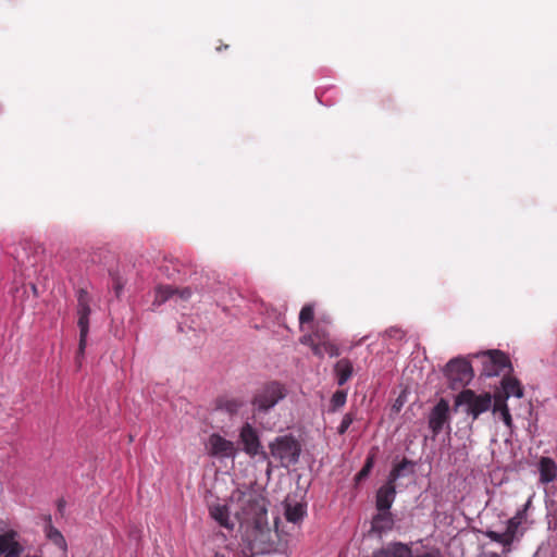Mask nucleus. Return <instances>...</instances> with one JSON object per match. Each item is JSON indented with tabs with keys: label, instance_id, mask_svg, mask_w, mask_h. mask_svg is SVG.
I'll return each instance as SVG.
<instances>
[{
	"label": "nucleus",
	"instance_id": "obj_1",
	"mask_svg": "<svg viewBox=\"0 0 557 557\" xmlns=\"http://www.w3.org/2000/svg\"><path fill=\"white\" fill-rule=\"evenodd\" d=\"M232 500L239 508L237 516L245 521L260 523L267 516V499L259 491L252 487L236 490L232 494Z\"/></svg>",
	"mask_w": 557,
	"mask_h": 557
},
{
	"label": "nucleus",
	"instance_id": "obj_2",
	"mask_svg": "<svg viewBox=\"0 0 557 557\" xmlns=\"http://www.w3.org/2000/svg\"><path fill=\"white\" fill-rule=\"evenodd\" d=\"M302 345L309 346L312 354L322 359L325 354L330 357L339 356V348L330 338L327 325L323 321H317L312 331L299 338Z\"/></svg>",
	"mask_w": 557,
	"mask_h": 557
},
{
	"label": "nucleus",
	"instance_id": "obj_3",
	"mask_svg": "<svg viewBox=\"0 0 557 557\" xmlns=\"http://www.w3.org/2000/svg\"><path fill=\"white\" fill-rule=\"evenodd\" d=\"M286 396V387L277 381H271L256 389L251 404L256 411L268 412Z\"/></svg>",
	"mask_w": 557,
	"mask_h": 557
},
{
	"label": "nucleus",
	"instance_id": "obj_4",
	"mask_svg": "<svg viewBox=\"0 0 557 557\" xmlns=\"http://www.w3.org/2000/svg\"><path fill=\"white\" fill-rule=\"evenodd\" d=\"M494 397L490 393L476 394L472 389H462L455 399L456 407L463 408V411L471 416L473 420L478 419L483 412L493 409Z\"/></svg>",
	"mask_w": 557,
	"mask_h": 557
},
{
	"label": "nucleus",
	"instance_id": "obj_5",
	"mask_svg": "<svg viewBox=\"0 0 557 557\" xmlns=\"http://www.w3.org/2000/svg\"><path fill=\"white\" fill-rule=\"evenodd\" d=\"M482 364L481 375L486 377L505 375L512 371L508 356L500 350H488L473 356Z\"/></svg>",
	"mask_w": 557,
	"mask_h": 557
},
{
	"label": "nucleus",
	"instance_id": "obj_6",
	"mask_svg": "<svg viewBox=\"0 0 557 557\" xmlns=\"http://www.w3.org/2000/svg\"><path fill=\"white\" fill-rule=\"evenodd\" d=\"M90 306H89V296L88 293L84 289L78 292L77 296V325L79 327V343L78 349L76 354V363L78 367L82 364V359L84 358L86 345H87V335L89 332V315H90Z\"/></svg>",
	"mask_w": 557,
	"mask_h": 557
},
{
	"label": "nucleus",
	"instance_id": "obj_7",
	"mask_svg": "<svg viewBox=\"0 0 557 557\" xmlns=\"http://www.w3.org/2000/svg\"><path fill=\"white\" fill-rule=\"evenodd\" d=\"M271 454L283 467L295 465L300 455V444L293 436H280L270 445Z\"/></svg>",
	"mask_w": 557,
	"mask_h": 557
},
{
	"label": "nucleus",
	"instance_id": "obj_8",
	"mask_svg": "<svg viewBox=\"0 0 557 557\" xmlns=\"http://www.w3.org/2000/svg\"><path fill=\"white\" fill-rule=\"evenodd\" d=\"M445 376L453 389L465 387L473 379V369L465 358L458 357L451 359L445 367Z\"/></svg>",
	"mask_w": 557,
	"mask_h": 557
},
{
	"label": "nucleus",
	"instance_id": "obj_9",
	"mask_svg": "<svg viewBox=\"0 0 557 557\" xmlns=\"http://www.w3.org/2000/svg\"><path fill=\"white\" fill-rule=\"evenodd\" d=\"M206 449L211 457L215 458H235L238 451L232 441L224 438L218 433L209 436Z\"/></svg>",
	"mask_w": 557,
	"mask_h": 557
},
{
	"label": "nucleus",
	"instance_id": "obj_10",
	"mask_svg": "<svg viewBox=\"0 0 557 557\" xmlns=\"http://www.w3.org/2000/svg\"><path fill=\"white\" fill-rule=\"evenodd\" d=\"M374 557H443L437 548H433L423 554L413 556L411 548L403 543H394L385 548L373 553Z\"/></svg>",
	"mask_w": 557,
	"mask_h": 557
},
{
	"label": "nucleus",
	"instance_id": "obj_11",
	"mask_svg": "<svg viewBox=\"0 0 557 557\" xmlns=\"http://www.w3.org/2000/svg\"><path fill=\"white\" fill-rule=\"evenodd\" d=\"M448 421L449 404L446 399L441 398L429 416V426L432 430L433 436L438 435Z\"/></svg>",
	"mask_w": 557,
	"mask_h": 557
},
{
	"label": "nucleus",
	"instance_id": "obj_12",
	"mask_svg": "<svg viewBox=\"0 0 557 557\" xmlns=\"http://www.w3.org/2000/svg\"><path fill=\"white\" fill-rule=\"evenodd\" d=\"M520 525L509 519L507 521V528L504 533H498L493 530H486L484 535L488 537L491 541L502 544L504 547V554H507L511 550V545L517 537Z\"/></svg>",
	"mask_w": 557,
	"mask_h": 557
},
{
	"label": "nucleus",
	"instance_id": "obj_13",
	"mask_svg": "<svg viewBox=\"0 0 557 557\" xmlns=\"http://www.w3.org/2000/svg\"><path fill=\"white\" fill-rule=\"evenodd\" d=\"M239 440L244 446V451L250 457H255L260 453L261 444L259 436L249 423H245L240 429Z\"/></svg>",
	"mask_w": 557,
	"mask_h": 557
},
{
	"label": "nucleus",
	"instance_id": "obj_14",
	"mask_svg": "<svg viewBox=\"0 0 557 557\" xmlns=\"http://www.w3.org/2000/svg\"><path fill=\"white\" fill-rule=\"evenodd\" d=\"M24 547L15 540L14 532L0 534V557H22Z\"/></svg>",
	"mask_w": 557,
	"mask_h": 557
},
{
	"label": "nucleus",
	"instance_id": "obj_15",
	"mask_svg": "<svg viewBox=\"0 0 557 557\" xmlns=\"http://www.w3.org/2000/svg\"><path fill=\"white\" fill-rule=\"evenodd\" d=\"M396 496L395 483L386 481L376 492L375 506L379 511L389 510Z\"/></svg>",
	"mask_w": 557,
	"mask_h": 557
},
{
	"label": "nucleus",
	"instance_id": "obj_16",
	"mask_svg": "<svg viewBox=\"0 0 557 557\" xmlns=\"http://www.w3.org/2000/svg\"><path fill=\"white\" fill-rule=\"evenodd\" d=\"M500 385L502 393H496L494 397H503L504 400L506 401L507 398H509L510 396H515L518 398H521L523 396V387L521 383L516 377L510 376L509 373H506L503 376Z\"/></svg>",
	"mask_w": 557,
	"mask_h": 557
},
{
	"label": "nucleus",
	"instance_id": "obj_17",
	"mask_svg": "<svg viewBox=\"0 0 557 557\" xmlns=\"http://www.w3.org/2000/svg\"><path fill=\"white\" fill-rule=\"evenodd\" d=\"M540 482L547 484L557 478V465L549 457H541L539 461Z\"/></svg>",
	"mask_w": 557,
	"mask_h": 557
},
{
	"label": "nucleus",
	"instance_id": "obj_18",
	"mask_svg": "<svg viewBox=\"0 0 557 557\" xmlns=\"http://www.w3.org/2000/svg\"><path fill=\"white\" fill-rule=\"evenodd\" d=\"M242 397L222 396L216 399V408L230 414H236L245 406Z\"/></svg>",
	"mask_w": 557,
	"mask_h": 557
},
{
	"label": "nucleus",
	"instance_id": "obj_19",
	"mask_svg": "<svg viewBox=\"0 0 557 557\" xmlns=\"http://www.w3.org/2000/svg\"><path fill=\"white\" fill-rule=\"evenodd\" d=\"M354 372L352 363L349 359L343 358L338 360L334 367V373L337 384L343 386L348 382Z\"/></svg>",
	"mask_w": 557,
	"mask_h": 557
},
{
	"label": "nucleus",
	"instance_id": "obj_20",
	"mask_svg": "<svg viewBox=\"0 0 557 557\" xmlns=\"http://www.w3.org/2000/svg\"><path fill=\"white\" fill-rule=\"evenodd\" d=\"M393 525L394 519L389 510L379 511L372 519V531L379 534L392 530Z\"/></svg>",
	"mask_w": 557,
	"mask_h": 557
},
{
	"label": "nucleus",
	"instance_id": "obj_21",
	"mask_svg": "<svg viewBox=\"0 0 557 557\" xmlns=\"http://www.w3.org/2000/svg\"><path fill=\"white\" fill-rule=\"evenodd\" d=\"M413 468H414V462L407 458H404L400 462L394 465V467L392 468V470L388 474L387 480L393 483H396V481L399 478L412 474L414 472Z\"/></svg>",
	"mask_w": 557,
	"mask_h": 557
},
{
	"label": "nucleus",
	"instance_id": "obj_22",
	"mask_svg": "<svg viewBox=\"0 0 557 557\" xmlns=\"http://www.w3.org/2000/svg\"><path fill=\"white\" fill-rule=\"evenodd\" d=\"M210 516L214 519L221 527L226 529H233V523L230 520L228 508L225 505H213L209 509Z\"/></svg>",
	"mask_w": 557,
	"mask_h": 557
},
{
	"label": "nucleus",
	"instance_id": "obj_23",
	"mask_svg": "<svg viewBox=\"0 0 557 557\" xmlns=\"http://www.w3.org/2000/svg\"><path fill=\"white\" fill-rule=\"evenodd\" d=\"M285 518L288 522L298 523L306 516V505L301 503L290 504L285 503Z\"/></svg>",
	"mask_w": 557,
	"mask_h": 557
},
{
	"label": "nucleus",
	"instance_id": "obj_24",
	"mask_svg": "<svg viewBox=\"0 0 557 557\" xmlns=\"http://www.w3.org/2000/svg\"><path fill=\"white\" fill-rule=\"evenodd\" d=\"M493 412L499 413L502 417V420L508 428L512 426L511 414L509 412L507 403L504 400L503 397H494Z\"/></svg>",
	"mask_w": 557,
	"mask_h": 557
},
{
	"label": "nucleus",
	"instance_id": "obj_25",
	"mask_svg": "<svg viewBox=\"0 0 557 557\" xmlns=\"http://www.w3.org/2000/svg\"><path fill=\"white\" fill-rule=\"evenodd\" d=\"M177 287L161 285L156 289L153 305L160 306L176 295Z\"/></svg>",
	"mask_w": 557,
	"mask_h": 557
},
{
	"label": "nucleus",
	"instance_id": "obj_26",
	"mask_svg": "<svg viewBox=\"0 0 557 557\" xmlns=\"http://www.w3.org/2000/svg\"><path fill=\"white\" fill-rule=\"evenodd\" d=\"M314 319V308L313 305L307 304L305 305L299 313V325L300 329L304 327L306 323L312 322Z\"/></svg>",
	"mask_w": 557,
	"mask_h": 557
},
{
	"label": "nucleus",
	"instance_id": "obj_27",
	"mask_svg": "<svg viewBox=\"0 0 557 557\" xmlns=\"http://www.w3.org/2000/svg\"><path fill=\"white\" fill-rule=\"evenodd\" d=\"M374 459H375V455L374 454H370L367 459H366V462L362 467V469L357 473L356 475V480L357 481H361L363 479H366L369 473L371 472L373 466H374Z\"/></svg>",
	"mask_w": 557,
	"mask_h": 557
},
{
	"label": "nucleus",
	"instance_id": "obj_28",
	"mask_svg": "<svg viewBox=\"0 0 557 557\" xmlns=\"http://www.w3.org/2000/svg\"><path fill=\"white\" fill-rule=\"evenodd\" d=\"M347 394L344 391H337L333 394L331 398V407L332 410L335 411L338 408L343 407L346 403Z\"/></svg>",
	"mask_w": 557,
	"mask_h": 557
},
{
	"label": "nucleus",
	"instance_id": "obj_29",
	"mask_svg": "<svg viewBox=\"0 0 557 557\" xmlns=\"http://www.w3.org/2000/svg\"><path fill=\"white\" fill-rule=\"evenodd\" d=\"M355 420V416L352 412H347L344 417H343V420L337 429V432L338 434L343 435L347 432V430L349 429V426L351 425V423L354 422Z\"/></svg>",
	"mask_w": 557,
	"mask_h": 557
},
{
	"label": "nucleus",
	"instance_id": "obj_30",
	"mask_svg": "<svg viewBox=\"0 0 557 557\" xmlns=\"http://www.w3.org/2000/svg\"><path fill=\"white\" fill-rule=\"evenodd\" d=\"M527 509L528 505H525L522 509L518 510L517 513L510 519L512 521H516L519 525H521L527 518Z\"/></svg>",
	"mask_w": 557,
	"mask_h": 557
},
{
	"label": "nucleus",
	"instance_id": "obj_31",
	"mask_svg": "<svg viewBox=\"0 0 557 557\" xmlns=\"http://www.w3.org/2000/svg\"><path fill=\"white\" fill-rule=\"evenodd\" d=\"M193 295V290L190 287L177 288L176 295L180 299L186 301Z\"/></svg>",
	"mask_w": 557,
	"mask_h": 557
},
{
	"label": "nucleus",
	"instance_id": "obj_32",
	"mask_svg": "<svg viewBox=\"0 0 557 557\" xmlns=\"http://www.w3.org/2000/svg\"><path fill=\"white\" fill-rule=\"evenodd\" d=\"M386 334L389 336V337H394L396 339H403L404 336H405V333L404 331H401L400 329H397V327H391L386 331Z\"/></svg>",
	"mask_w": 557,
	"mask_h": 557
},
{
	"label": "nucleus",
	"instance_id": "obj_33",
	"mask_svg": "<svg viewBox=\"0 0 557 557\" xmlns=\"http://www.w3.org/2000/svg\"><path fill=\"white\" fill-rule=\"evenodd\" d=\"M49 536L58 545H62L65 543L63 535L58 530L51 531Z\"/></svg>",
	"mask_w": 557,
	"mask_h": 557
},
{
	"label": "nucleus",
	"instance_id": "obj_34",
	"mask_svg": "<svg viewBox=\"0 0 557 557\" xmlns=\"http://www.w3.org/2000/svg\"><path fill=\"white\" fill-rule=\"evenodd\" d=\"M122 288H123L122 283L120 282V280H119V278H116V280L114 281V289H115L116 295H119V294H120V292H121V289H122Z\"/></svg>",
	"mask_w": 557,
	"mask_h": 557
},
{
	"label": "nucleus",
	"instance_id": "obj_35",
	"mask_svg": "<svg viewBox=\"0 0 557 557\" xmlns=\"http://www.w3.org/2000/svg\"><path fill=\"white\" fill-rule=\"evenodd\" d=\"M483 557H500V555L492 552V553L485 554Z\"/></svg>",
	"mask_w": 557,
	"mask_h": 557
},
{
	"label": "nucleus",
	"instance_id": "obj_36",
	"mask_svg": "<svg viewBox=\"0 0 557 557\" xmlns=\"http://www.w3.org/2000/svg\"><path fill=\"white\" fill-rule=\"evenodd\" d=\"M214 557H224V556L221 554H215Z\"/></svg>",
	"mask_w": 557,
	"mask_h": 557
},
{
	"label": "nucleus",
	"instance_id": "obj_37",
	"mask_svg": "<svg viewBox=\"0 0 557 557\" xmlns=\"http://www.w3.org/2000/svg\"><path fill=\"white\" fill-rule=\"evenodd\" d=\"M372 557H374V556L372 555Z\"/></svg>",
	"mask_w": 557,
	"mask_h": 557
}]
</instances>
